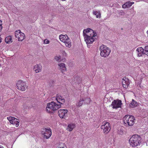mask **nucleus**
Returning a JSON list of instances; mask_svg holds the SVG:
<instances>
[{
  "label": "nucleus",
  "instance_id": "nucleus-1",
  "mask_svg": "<svg viewBox=\"0 0 148 148\" xmlns=\"http://www.w3.org/2000/svg\"><path fill=\"white\" fill-rule=\"evenodd\" d=\"M92 29L90 28H87L84 29L83 32V36L84 38L87 47L89 48L92 47V36L90 33V30Z\"/></svg>",
  "mask_w": 148,
  "mask_h": 148
},
{
  "label": "nucleus",
  "instance_id": "nucleus-2",
  "mask_svg": "<svg viewBox=\"0 0 148 148\" xmlns=\"http://www.w3.org/2000/svg\"><path fill=\"white\" fill-rule=\"evenodd\" d=\"M61 107L60 104H57L53 101L47 103L46 111L49 113H53Z\"/></svg>",
  "mask_w": 148,
  "mask_h": 148
},
{
  "label": "nucleus",
  "instance_id": "nucleus-3",
  "mask_svg": "<svg viewBox=\"0 0 148 148\" xmlns=\"http://www.w3.org/2000/svg\"><path fill=\"white\" fill-rule=\"evenodd\" d=\"M141 138L138 135H134L132 136L129 140V143L133 147H135L140 145L141 143Z\"/></svg>",
  "mask_w": 148,
  "mask_h": 148
},
{
  "label": "nucleus",
  "instance_id": "nucleus-4",
  "mask_svg": "<svg viewBox=\"0 0 148 148\" xmlns=\"http://www.w3.org/2000/svg\"><path fill=\"white\" fill-rule=\"evenodd\" d=\"M99 50L101 56L104 58L108 56L111 52L110 48L103 45H102L100 47Z\"/></svg>",
  "mask_w": 148,
  "mask_h": 148
},
{
  "label": "nucleus",
  "instance_id": "nucleus-5",
  "mask_svg": "<svg viewBox=\"0 0 148 148\" xmlns=\"http://www.w3.org/2000/svg\"><path fill=\"white\" fill-rule=\"evenodd\" d=\"M123 122L126 126H132L134 123L135 119L133 116L131 115H126L124 117Z\"/></svg>",
  "mask_w": 148,
  "mask_h": 148
},
{
  "label": "nucleus",
  "instance_id": "nucleus-6",
  "mask_svg": "<svg viewBox=\"0 0 148 148\" xmlns=\"http://www.w3.org/2000/svg\"><path fill=\"white\" fill-rule=\"evenodd\" d=\"M101 129L103 130L104 133H108L111 129L110 123L106 121H104L102 123Z\"/></svg>",
  "mask_w": 148,
  "mask_h": 148
},
{
  "label": "nucleus",
  "instance_id": "nucleus-7",
  "mask_svg": "<svg viewBox=\"0 0 148 148\" xmlns=\"http://www.w3.org/2000/svg\"><path fill=\"white\" fill-rule=\"evenodd\" d=\"M16 86L17 89L22 91H25L27 88L26 83L22 80L18 81Z\"/></svg>",
  "mask_w": 148,
  "mask_h": 148
},
{
  "label": "nucleus",
  "instance_id": "nucleus-8",
  "mask_svg": "<svg viewBox=\"0 0 148 148\" xmlns=\"http://www.w3.org/2000/svg\"><path fill=\"white\" fill-rule=\"evenodd\" d=\"M8 120L10 123L15 125L16 127H18L19 124V120L14 117L10 116L7 118Z\"/></svg>",
  "mask_w": 148,
  "mask_h": 148
},
{
  "label": "nucleus",
  "instance_id": "nucleus-9",
  "mask_svg": "<svg viewBox=\"0 0 148 148\" xmlns=\"http://www.w3.org/2000/svg\"><path fill=\"white\" fill-rule=\"evenodd\" d=\"M15 36L19 41H22L25 37V34L21 32L20 30H18L15 32Z\"/></svg>",
  "mask_w": 148,
  "mask_h": 148
},
{
  "label": "nucleus",
  "instance_id": "nucleus-10",
  "mask_svg": "<svg viewBox=\"0 0 148 148\" xmlns=\"http://www.w3.org/2000/svg\"><path fill=\"white\" fill-rule=\"evenodd\" d=\"M122 104V101L119 99L114 100L112 102L111 105L113 108L117 109L121 108Z\"/></svg>",
  "mask_w": 148,
  "mask_h": 148
},
{
  "label": "nucleus",
  "instance_id": "nucleus-11",
  "mask_svg": "<svg viewBox=\"0 0 148 148\" xmlns=\"http://www.w3.org/2000/svg\"><path fill=\"white\" fill-rule=\"evenodd\" d=\"M43 131L42 132V134L44 135V138L46 139L49 138L51 135V129H47L45 128L43 129Z\"/></svg>",
  "mask_w": 148,
  "mask_h": 148
},
{
  "label": "nucleus",
  "instance_id": "nucleus-12",
  "mask_svg": "<svg viewBox=\"0 0 148 148\" xmlns=\"http://www.w3.org/2000/svg\"><path fill=\"white\" fill-rule=\"evenodd\" d=\"M67 109H60L58 110V113L60 117L65 119L67 116Z\"/></svg>",
  "mask_w": 148,
  "mask_h": 148
},
{
  "label": "nucleus",
  "instance_id": "nucleus-13",
  "mask_svg": "<svg viewBox=\"0 0 148 148\" xmlns=\"http://www.w3.org/2000/svg\"><path fill=\"white\" fill-rule=\"evenodd\" d=\"M56 100L59 104H63L65 102V100L64 97L60 95L59 94H57L56 97Z\"/></svg>",
  "mask_w": 148,
  "mask_h": 148
},
{
  "label": "nucleus",
  "instance_id": "nucleus-14",
  "mask_svg": "<svg viewBox=\"0 0 148 148\" xmlns=\"http://www.w3.org/2000/svg\"><path fill=\"white\" fill-rule=\"evenodd\" d=\"M122 84L124 88H127L130 84L128 79L126 77H124L122 79Z\"/></svg>",
  "mask_w": 148,
  "mask_h": 148
},
{
  "label": "nucleus",
  "instance_id": "nucleus-15",
  "mask_svg": "<svg viewBox=\"0 0 148 148\" xmlns=\"http://www.w3.org/2000/svg\"><path fill=\"white\" fill-rule=\"evenodd\" d=\"M33 70L36 73L41 72L42 70V66L41 64H36L34 66Z\"/></svg>",
  "mask_w": 148,
  "mask_h": 148
},
{
  "label": "nucleus",
  "instance_id": "nucleus-16",
  "mask_svg": "<svg viewBox=\"0 0 148 148\" xmlns=\"http://www.w3.org/2000/svg\"><path fill=\"white\" fill-rule=\"evenodd\" d=\"M59 70L63 73L66 70L65 64L63 63H59L58 64Z\"/></svg>",
  "mask_w": 148,
  "mask_h": 148
},
{
  "label": "nucleus",
  "instance_id": "nucleus-17",
  "mask_svg": "<svg viewBox=\"0 0 148 148\" xmlns=\"http://www.w3.org/2000/svg\"><path fill=\"white\" fill-rule=\"evenodd\" d=\"M136 51L138 53V57L141 56L142 54H145L146 53L144 52V49L142 47L138 48Z\"/></svg>",
  "mask_w": 148,
  "mask_h": 148
},
{
  "label": "nucleus",
  "instance_id": "nucleus-18",
  "mask_svg": "<svg viewBox=\"0 0 148 148\" xmlns=\"http://www.w3.org/2000/svg\"><path fill=\"white\" fill-rule=\"evenodd\" d=\"M134 3V2H133L128 1L123 5L122 7L124 8H128L130 7Z\"/></svg>",
  "mask_w": 148,
  "mask_h": 148
},
{
  "label": "nucleus",
  "instance_id": "nucleus-19",
  "mask_svg": "<svg viewBox=\"0 0 148 148\" xmlns=\"http://www.w3.org/2000/svg\"><path fill=\"white\" fill-rule=\"evenodd\" d=\"M138 104L137 102L135 101L134 99H132V101L129 105V106L130 108H134L137 106Z\"/></svg>",
  "mask_w": 148,
  "mask_h": 148
},
{
  "label": "nucleus",
  "instance_id": "nucleus-20",
  "mask_svg": "<svg viewBox=\"0 0 148 148\" xmlns=\"http://www.w3.org/2000/svg\"><path fill=\"white\" fill-rule=\"evenodd\" d=\"M68 37L66 35L61 34L60 35L59 39L61 41L63 42H65V40L66 41V39L68 38Z\"/></svg>",
  "mask_w": 148,
  "mask_h": 148
},
{
  "label": "nucleus",
  "instance_id": "nucleus-21",
  "mask_svg": "<svg viewBox=\"0 0 148 148\" xmlns=\"http://www.w3.org/2000/svg\"><path fill=\"white\" fill-rule=\"evenodd\" d=\"M75 125L74 124L71 123L69 124L67 128V130L69 132L71 131L75 128Z\"/></svg>",
  "mask_w": 148,
  "mask_h": 148
},
{
  "label": "nucleus",
  "instance_id": "nucleus-22",
  "mask_svg": "<svg viewBox=\"0 0 148 148\" xmlns=\"http://www.w3.org/2000/svg\"><path fill=\"white\" fill-rule=\"evenodd\" d=\"M5 41L6 43L10 44L12 42V39L11 36H8L7 37L5 40Z\"/></svg>",
  "mask_w": 148,
  "mask_h": 148
},
{
  "label": "nucleus",
  "instance_id": "nucleus-23",
  "mask_svg": "<svg viewBox=\"0 0 148 148\" xmlns=\"http://www.w3.org/2000/svg\"><path fill=\"white\" fill-rule=\"evenodd\" d=\"M93 14L96 16L97 18H101V13L99 11H95L93 12Z\"/></svg>",
  "mask_w": 148,
  "mask_h": 148
},
{
  "label": "nucleus",
  "instance_id": "nucleus-24",
  "mask_svg": "<svg viewBox=\"0 0 148 148\" xmlns=\"http://www.w3.org/2000/svg\"><path fill=\"white\" fill-rule=\"evenodd\" d=\"M143 78V77L142 75H140L139 76L138 78V82L137 83V86L140 85L141 84Z\"/></svg>",
  "mask_w": 148,
  "mask_h": 148
},
{
  "label": "nucleus",
  "instance_id": "nucleus-25",
  "mask_svg": "<svg viewBox=\"0 0 148 148\" xmlns=\"http://www.w3.org/2000/svg\"><path fill=\"white\" fill-rule=\"evenodd\" d=\"M74 81L75 83L79 84L81 83L82 79L80 77H77L75 78Z\"/></svg>",
  "mask_w": 148,
  "mask_h": 148
},
{
  "label": "nucleus",
  "instance_id": "nucleus-26",
  "mask_svg": "<svg viewBox=\"0 0 148 148\" xmlns=\"http://www.w3.org/2000/svg\"><path fill=\"white\" fill-rule=\"evenodd\" d=\"M68 41L65 42V44L67 47L70 48L71 46V40L70 39H68Z\"/></svg>",
  "mask_w": 148,
  "mask_h": 148
},
{
  "label": "nucleus",
  "instance_id": "nucleus-27",
  "mask_svg": "<svg viewBox=\"0 0 148 148\" xmlns=\"http://www.w3.org/2000/svg\"><path fill=\"white\" fill-rule=\"evenodd\" d=\"M98 37L97 33L93 31V42L97 40Z\"/></svg>",
  "mask_w": 148,
  "mask_h": 148
},
{
  "label": "nucleus",
  "instance_id": "nucleus-28",
  "mask_svg": "<svg viewBox=\"0 0 148 148\" xmlns=\"http://www.w3.org/2000/svg\"><path fill=\"white\" fill-rule=\"evenodd\" d=\"M144 52L146 53L145 54L148 56V46H146L145 47L144 49Z\"/></svg>",
  "mask_w": 148,
  "mask_h": 148
},
{
  "label": "nucleus",
  "instance_id": "nucleus-29",
  "mask_svg": "<svg viewBox=\"0 0 148 148\" xmlns=\"http://www.w3.org/2000/svg\"><path fill=\"white\" fill-rule=\"evenodd\" d=\"M118 14L120 16H123L125 14V13L123 11L120 10L118 12Z\"/></svg>",
  "mask_w": 148,
  "mask_h": 148
},
{
  "label": "nucleus",
  "instance_id": "nucleus-30",
  "mask_svg": "<svg viewBox=\"0 0 148 148\" xmlns=\"http://www.w3.org/2000/svg\"><path fill=\"white\" fill-rule=\"evenodd\" d=\"M84 101V100L83 99L80 100V101H79V102H78V103L77 104V106L78 107L81 106L83 103Z\"/></svg>",
  "mask_w": 148,
  "mask_h": 148
},
{
  "label": "nucleus",
  "instance_id": "nucleus-31",
  "mask_svg": "<svg viewBox=\"0 0 148 148\" xmlns=\"http://www.w3.org/2000/svg\"><path fill=\"white\" fill-rule=\"evenodd\" d=\"M61 56H56L55 57V60L57 61L60 62V61L61 60H60L61 59Z\"/></svg>",
  "mask_w": 148,
  "mask_h": 148
},
{
  "label": "nucleus",
  "instance_id": "nucleus-32",
  "mask_svg": "<svg viewBox=\"0 0 148 148\" xmlns=\"http://www.w3.org/2000/svg\"><path fill=\"white\" fill-rule=\"evenodd\" d=\"M85 102H86L85 103L88 104L90 103V98H88L87 99H86L84 100Z\"/></svg>",
  "mask_w": 148,
  "mask_h": 148
},
{
  "label": "nucleus",
  "instance_id": "nucleus-33",
  "mask_svg": "<svg viewBox=\"0 0 148 148\" xmlns=\"http://www.w3.org/2000/svg\"><path fill=\"white\" fill-rule=\"evenodd\" d=\"M49 41L47 39H45L44 41V43L45 44H48L49 43Z\"/></svg>",
  "mask_w": 148,
  "mask_h": 148
},
{
  "label": "nucleus",
  "instance_id": "nucleus-34",
  "mask_svg": "<svg viewBox=\"0 0 148 148\" xmlns=\"http://www.w3.org/2000/svg\"><path fill=\"white\" fill-rule=\"evenodd\" d=\"M62 53L63 55L65 56H66L67 55V53L65 52V51H62Z\"/></svg>",
  "mask_w": 148,
  "mask_h": 148
},
{
  "label": "nucleus",
  "instance_id": "nucleus-35",
  "mask_svg": "<svg viewBox=\"0 0 148 148\" xmlns=\"http://www.w3.org/2000/svg\"><path fill=\"white\" fill-rule=\"evenodd\" d=\"M141 89H143L144 88V87L141 84L140 85L138 86Z\"/></svg>",
  "mask_w": 148,
  "mask_h": 148
},
{
  "label": "nucleus",
  "instance_id": "nucleus-36",
  "mask_svg": "<svg viewBox=\"0 0 148 148\" xmlns=\"http://www.w3.org/2000/svg\"><path fill=\"white\" fill-rule=\"evenodd\" d=\"M2 29V24H0V32L1 31Z\"/></svg>",
  "mask_w": 148,
  "mask_h": 148
},
{
  "label": "nucleus",
  "instance_id": "nucleus-37",
  "mask_svg": "<svg viewBox=\"0 0 148 148\" xmlns=\"http://www.w3.org/2000/svg\"><path fill=\"white\" fill-rule=\"evenodd\" d=\"M68 39H70L69 38H68H68H67V39H66V41L65 40V42H64V43H65V42H67L68 41Z\"/></svg>",
  "mask_w": 148,
  "mask_h": 148
},
{
  "label": "nucleus",
  "instance_id": "nucleus-38",
  "mask_svg": "<svg viewBox=\"0 0 148 148\" xmlns=\"http://www.w3.org/2000/svg\"><path fill=\"white\" fill-rule=\"evenodd\" d=\"M0 148H3V147L2 146L0 145Z\"/></svg>",
  "mask_w": 148,
  "mask_h": 148
},
{
  "label": "nucleus",
  "instance_id": "nucleus-39",
  "mask_svg": "<svg viewBox=\"0 0 148 148\" xmlns=\"http://www.w3.org/2000/svg\"><path fill=\"white\" fill-rule=\"evenodd\" d=\"M58 148H64V147H58Z\"/></svg>",
  "mask_w": 148,
  "mask_h": 148
},
{
  "label": "nucleus",
  "instance_id": "nucleus-40",
  "mask_svg": "<svg viewBox=\"0 0 148 148\" xmlns=\"http://www.w3.org/2000/svg\"><path fill=\"white\" fill-rule=\"evenodd\" d=\"M147 35H147V37H148V30L147 31Z\"/></svg>",
  "mask_w": 148,
  "mask_h": 148
},
{
  "label": "nucleus",
  "instance_id": "nucleus-41",
  "mask_svg": "<svg viewBox=\"0 0 148 148\" xmlns=\"http://www.w3.org/2000/svg\"><path fill=\"white\" fill-rule=\"evenodd\" d=\"M62 1H66V0H61Z\"/></svg>",
  "mask_w": 148,
  "mask_h": 148
},
{
  "label": "nucleus",
  "instance_id": "nucleus-42",
  "mask_svg": "<svg viewBox=\"0 0 148 148\" xmlns=\"http://www.w3.org/2000/svg\"><path fill=\"white\" fill-rule=\"evenodd\" d=\"M1 66V64H0V67Z\"/></svg>",
  "mask_w": 148,
  "mask_h": 148
}]
</instances>
